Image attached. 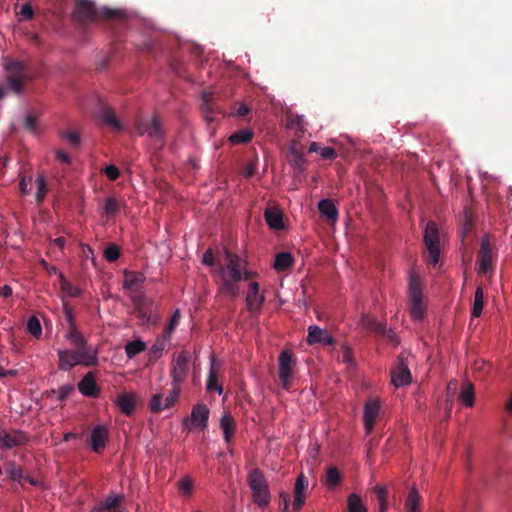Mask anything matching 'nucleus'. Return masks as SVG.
I'll return each mask as SVG.
<instances>
[{
  "mask_svg": "<svg viewBox=\"0 0 512 512\" xmlns=\"http://www.w3.org/2000/svg\"><path fill=\"white\" fill-rule=\"evenodd\" d=\"M209 409L203 403L196 404L191 411V424L200 429H205L208 424Z\"/></svg>",
  "mask_w": 512,
  "mask_h": 512,
  "instance_id": "obj_22",
  "label": "nucleus"
},
{
  "mask_svg": "<svg viewBox=\"0 0 512 512\" xmlns=\"http://www.w3.org/2000/svg\"><path fill=\"white\" fill-rule=\"evenodd\" d=\"M374 491L379 502V512H385L387 509V488L384 486H376Z\"/></svg>",
  "mask_w": 512,
  "mask_h": 512,
  "instance_id": "obj_49",
  "label": "nucleus"
},
{
  "mask_svg": "<svg viewBox=\"0 0 512 512\" xmlns=\"http://www.w3.org/2000/svg\"><path fill=\"white\" fill-rule=\"evenodd\" d=\"M146 344L142 340L130 341L125 345V352L129 359L134 358L139 353L145 351Z\"/></svg>",
  "mask_w": 512,
  "mask_h": 512,
  "instance_id": "obj_42",
  "label": "nucleus"
},
{
  "mask_svg": "<svg viewBox=\"0 0 512 512\" xmlns=\"http://www.w3.org/2000/svg\"><path fill=\"white\" fill-rule=\"evenodd\" d=\"M137 317L142 325L156 324L158 316L155 305L144 295L134 296L132 299Z\"/></svg>",
  "mask_w": 512,
  "mask_h": 512,
  "instance_id": "obj_6",
  "label": "nucleus"
},
{
  "mask_svg": "<svg viewBox=\"0 0 512 512\" xmlns=\"http://www.w3.org/2000/svg\"><path fill=\"white\" fill-rule=\"evenodd\" d=\"M137 131L140 135L147 134L150 138L161 142L165 136L164 129L157 115L153 116L151 122L146 120L139 121L137 124Z\"/></svg>",
  "mask_w": 512,
  "mask_h": 512,
  "instance_id": "obj_12",
  "label": "nucleus"
},
{
  "mask_svg": "<svg viewBox=\"0 0 512 512\" xmlns=\"http://www.w3.org/2000/svg\"><path fill=\"white\" fill-rule=\"evenodd\" d=\"M459 398L468 407H472L474 405V386L471 382L466 381L462 384Z\"/></svg>",
  "mask_w": 512,
  "mask_h": 512,
  "instance_id": "obj_36",
  "label": "nucleus"
},
{
  "mask_svg": "<svg viewBox=\"0 0 512 512\" xmlns=\"http://www.w3.org/2000/svg\"><path fill=\"white\" fill-rule=\"evenodd\" d=\"M123 495L110 494L101 500L92 510V512H112L121 506Z\"/></svg>",
  "mask_w": 512,
  "mask_h": 512,
  "instance_id": "obj_25",
  "label": "nucleus"
},
{
  "mask_svg": "<svg viewBox=\"0 0 512 512\" xmlns=\"http://www.w3.org/2000/svg\"><path fill=\"white\" fill-rule=\"evenodd\" d=\"M264 301V296L259 295V284L258 282H251L249 284V290L246 296L247 308L250 312L258 311Z\"/></svg>",
  "mask_w": 512,
  "mask_h": 512,
  "instance_id": "obj_24",
  "label": "nucleus"
},
{
  "mask_svg": "<svg viewBox=\"0 0 512 512\" xmlns=\"http://www.w3.org/2000/svg\"><path fill=\"white\" fill-rule=\"evenodd\" d=\"M104 173L108 177V179L112 181L116 180L120 175L119 169L114 165L107 166L104 169Z\"/></svg>",
  "mask_w": 512,
  "mask_h": 512,
  "instance_id": "obj_61",
  "label": "nucleus"
},
{
  "mask_svg": "<svg viewBox=\"0 0 512 512\" xmlns=\"http://www.w3.org/2000/svg\"><path fill=\"white\" fill-rule=\"evenodd\" d=\"M180 318H181V315H180V311L179 310H176L172 316H171V319H170V322L166 328V336L169 338L170 337V334L174 331V329L176 328V326L179 324V321H180Z\"/></svg>",
  "mask_w": 512,
  "mask_h": 512,
  "instance_id": "obj_57",
  "label": "nucleus"
},
{
  "mask_svg": "<svg viewBox=\"0 0 512 512\" xmlns=\"http://www.w3.org/2000/svg\"><path fill=\"white\" fill-rule=\"evenodd\" d=\"M348 512H367V508L359 495L352 493L347 500Z\"/></svg>",
  "mask_w": 512,
  "mask_h": 512,
  "instance_id": "obj_44",
  "label": "nucleus"
},
{
  "mask_svg": "<svg viewBox=\"0 0 512 512\" xmlns=\"http://www.w3.org/2000/svg\"><path fill=\"white\" fill-rule=\"evenodd\" d=\"M37 192L35 195L37 204L40 205L46 197L48 192L47 180L43 175H38L36 178Z\"/></svg>",
  "mask_w": 512,
  "mask_h": 512,
  "instance_id": "obj_45",
  "label": "nucleus"
},
{
  "mask_svg": "<svg viewBox=\"0 0 512 512\" xmlns=\"http://www.w3.org/2000/svg\"><path fill=\"white\" fill-rule=\"evenodd\" d=\"M5 76L27 83L32 79L26 65L18 60H8L4 63Z\"/></svg>",
  "mask_w": 512,
  "mask_h": 512,
  "instance_id": "obj_13",
  "label": "nucleus"
},
{
  "mask_svg": "<svg viewBox=\"0 0 512 512\" xmlns=\"http://www.w3.org/2000/svg\"><path fill=\"white\" fill-rule=\"evenodd\" d=\"M494 248L491 244L490 237L485 235L481 239L480 249L478 252L479 273L487 275L493 271Z\"/></svg>",
  "mask_w": 512,
  "mask_h": 512,
  "instance_id": "obj_7",
  "label": "nucleus"
},
{
  "mask_svg": "<svg viewBox=\"0 0 512 512\" xmlns=\"http://www.w3.org/2000/svg\"><path fill=\"white\" fill-rule=\"evenodd\" d=\"M190 354L188 351H181L172 362L171 379L172 384L180 385L185 381L189 371Z\"/></svg>",
  "mask_w": 512,
  "mask_h": 512,
  "instance_id": "obj_8",
  "label": "nucleus"
},
{
  "mask_svg": "<svg viewBox=\"0 0 512 512\" xmlns=\"http://www.w3.org/2000/svg\"><path fill=\"white\" fill-rule=\"evenodd\" d=\"M247 483L252 491L254 503L259 507L267 506L271 500V495L263 472L259 468L249 471Z\"/></svg>",
  "mask_w": 512,
  "mask_h": 512,
  "instance_id": "obj_3",
  "label": "nucleus"
},
{
  "mask_svg": "<svg viewBox=\"0 0 512 512\" xmlns=\"http://www.w3.org/2000/svg\"><path fill=\"white\" fill-rule=\"evenodd\" d=\"M290 154L291 157L289 161L292 167L294 168V170L298 171L299 173H302L306 167V160L304 158V155L301 152H299L294 145L290 147Z\"/></svg>",
  "mask_w": 512,
  "mask_h": 512,
  "instance_id": "obj_37",
  "label": "nucleus"
},
{
  "mask_svg": "<svg viewBox=\"0 0 512 512\" xmlns=\"http://www.w3.org/2000/svg\"><path fill=\"white\" fill-rule=\"evenodd\" d=\"M307 486H308V480L304 476V474L301 473L297 477L296 482H295V487H294V501L292 504V508L294 511H299L303 507V505L305 503L304 491L307 488Z\"/></svg>",
  "mask_w": 512,
  "mask_h": 512,
  "instance_id": "obj_21",
  "label": "nucleus"
},
{
  "mask_svg": "<svg viewBox=\"0 0 512 512\" xmlns=\"http://www.w3.org/2000/svg\"><path fill=\"white\" fill-rule=\"evenodd\" d=\"M341 476L338 469L334 466H330L326 472V483L329 486H336L340 483Z\"/></svg>",
  "mask_w": 512,
  "mask_h": 512,
  "instance_id": "obj_50",
  "label": "nucleus"
},
{
  "mask_svg": "<svg viewBox=\"0 0 512 512\" xmlns=\"http://www.w3.org/2000/svg\"><path fill=\"white\" fill-rule=\"evenodd\" d=\"M78 389L86 397L98 398L100 396V388L92 372H88L83 376L78 383Z\"/></svg>",
  "mask_w": 512,
  "mask_h": 512,
  "instance_id": "obj_18",
  "label": "nucleus"
},
{
  "mask_svg": "<svg viewBox=\"0 0 512 512\" xmlns=\"http://www.w3.org/2000/svg\"><path fill=\"white\" fill-rule=\"evenodd\" d=\"M490 369H491V364L482 359L475 360V362L473 364L474 372L478 373L479 375L487 374Z\"/></svg>",
  "mask_w": 512,
  "mask_h": 512,
  "instance_id": "obj_55",
  "label": "nucleus"
},
{
  "mask_svg": "<svg viewBox=\"0 0 512 512\" xmlns=\"http://www.w3.org/2000/svg\"><path fill=\"white\" fill-rule=\"evenodd\" d=\"M484 307V290L482 287H477L474 294V301L472 306V316L479 317Z\"/></svg>",
  "mask_w": 512,
  "mask_h": 512,
  "instance_id": "obj_40",
  "label": "nucleus"
},
{
  "mask_svg": "<svg viewBox=\"0 0 512 512\" xmlns=\"http://www.w3.org/2000/svg\"><path fill=\"white\" fill-rule=\"evenodd\" d=\"M294 263L293 256L288 252H280L275 256L273 268L277 272L285 271Z\"/></svg>",
  "mask_w": 512,
  "mask_h": 512,
  "instance_id": "obj_34",
  "label": "nucleus"
},
{
  "mask_svg": "<svg viewBox=\"0 0 512 512\" xmlns=\"http://www.w3.org/2000/svg\"><path fill=\"white\" fill-rule=\"evenodd\" d=\"M360 324L366 331L373 332L376 335H384L386 332V325L378 322L374 317L370 315H363L360 320Z\"/></svg>",
  "mask_w": 512,
  "mask_h": 512,
  "instance_id": "obj_30",
  "label": "nucleus"
},
{
  "mask_svg": "<svg viewBox=\"0 0 512 512\" xmlns=\"http://www.w3.org/2000/svg\"><path fill=\"white\" fill-rule=\"evenodd\" d=\"M411 382V373L408 365L405 363L404 355H399L397 358V365L392 371V383L396 387L407 385Z\"/></svg>",
  "mask_w": 512,
  "mask_h": 512,
  "instance_id": "obj_15",
  "label": "nucleus"
},
{
  "mask_svg": "<svg viewBox=\"0 0 512 512\" xmlns=\"http://www.w3.org/2000/svg\"><path fill=\"white\" fill-rule=\"evenodd\" d=\"M19 15L20 20H30L33 17V9L29 4L22 5Z\"/></svg>",
  "mask_w": 512,
  "mask_h": 512,
  "instance_id": "obj_63",
  "label": "nucleus"
},
{
  "mask_svg": "<svg viewBox=\"0 0 512 512\" xmlns=\"http://www.w3.org/2000/svg\"><path fill=\"white\" fill-rule=\"evenodd\" d=\"M279 363V378L282 384L283 389H290V380L294 373V364L295 360L293 359V354L284 350L280 353L278 358Z\"/></svg>",
  "mask_w": 512,
  "mask_h": 512,
  "instance_id": "obj_9",
  "label": "nucleus"
},
{
  "mask_svg": "<svg viewBox=\"0 0 512 512\" xmlns=\"http://www.w3.org/2000/svg\"><path fill=\"white\" fill-rule=\"evenodd\" d=\"M25 84L17 79L5 76L3 82L0 83V100L9 94H21L24 91Z\"/></svg>",
  "mask_w": 512,
  "mask_h": 512,
  "instance_id": "obj_23",
  "label": "nucleus"
},
{
  "mask_svg": "<svg viewBox=\"0 0 512 512\" xmlns=\"http://www.w3.org/2000/svg\"><path fill=\"white\" fill-rule=\"evenodd\" d=\"M253 138V132L250 129H241L229 136V142L234 145L247 144Z\"/></svg>",
  "mask_w": 512,
  "mask_h": 512,
  "instance_id": "obj_38",
  "label": "nucleus"
},
{
  "mask_svg": "<svg viewBox=\"0 0 512 512\" xmlns=\"http://www.w3.org/2000/svg\"><path fill=\"white\" fill-rule=\"evenodd\" d=\"M60 287L63 293L69 297H80L81 290L75 286H73L70 282H68L62 274H60Z\"/></svg>",
  "mask_w": 512,
  "mask_h": 512,
  "instance_id": "obj_46",
  "label": "nucleus"
},
{
  "mask_svg": "<svg viewBox=\"0 0 512 512\" xmlns=\"http://www.w3.org/2000/svg\"><path fill=\"white\" fill-rule=\"evenodd\" d=\"M285 127L289 130L295 129L300 137L305 132V122L303 116L287 111L285 113Z\"/></svg>",
  "mask_w": 512,
  "mask_h": 512,
  "instance_id": "obj_29",
  "label": "nucleus"
},
{
  "mask_svg": "<svg viewBox=\"0 0 512 512\" xmlns=\"http://www.w3.org/2000/svg\"><path fill=\"white\" fill-rule=\"evenodd\" d=\"M66 339L70 342V344L74 347V350L82 352H94L91 347L87 345L86 340L78 330L76 325H72L69 327L66 333Z\"/></svg>",
  "mask_w": 512,
  "mask_h": 512,
  "instance_id": "obj_20",
  "label": "nucleus"
},
{
  "mask_svg": "<svg viewBox=\"0 0 512 512\" xmlns=\"http://www.w3.org/2000/svg\"><path fill=\"white\" fill-rule=\"evenodd\" d=\"M226 259L227 264L219 267V274H222L227 269V275L232 276L234 280H247L251 277V273L248 271H245L243 274L241 273L243 260L238 255L227 252Z\"/></svg>",
  "mask_w": 512,
  "mask_h": 512,
  "instance_id": "obj_11",
  "label": "nucleus"
},
{
  "mask_svg": "<svg viewBox=\"0 0 512 512\" xmlns=\"http://www.w3.org/2000/svg\"><path fill=\"white\" fill-rule=\"evenodd\" d=\"M5 471L9 478L22 484L24 473L22 468L18 466L15 462H7L5 464Z\"/></svg>",
  "mask_w": 512,
  "mask_h": 512,
  "instance_id": "obj_43",
  "label": "nucleus"
},
{
  "mask_svg": "<svg viewBox=\"0 0 512 512\" xmlns=\"http://www.w3.org/2000/svg\"><path fill=\"white\" fill-rule=\"evenodd\" d=\"M108 432L105 426L97 425L91 431L88 443L95 453H101L106 446Z\"/></svg>",
  "mask_w": 512,
  "mask_h": 512,
  "instance_id": "obj_17",
  "label": "nucleus"
},
{
  "mask_svg": "<svg viewBox=\"0 0 512 512\" xmlns=\"http://www.w3.org/2000/svg\"><path fill=\"white\" fill-rule=\"evenodd\" d=\"M116 405L120 409V411L130 416L133 414L136 406V396L133 393H123L118 396L116 400Z\"/></svg>",
  "mask_w": 512,
  "mask_h": 512,
  "instance_id": "obj_27",
  "label": "nucleus"
},
{
  "mask_svg": "<svg viewBox=\"0 0 512 512\" xmlns=\"http://www.w3.org/2000/svg\"><path fill=\"white\" fill-rule=\"evenodd\" d=\"M180 392H181L180 385L172 384V389L170 391V394L164 399L166 409L175 405V403L177 402V400L179 398Z\"/></svg>",
  "mask_w": 512,
  "mask_h": 512,
  "instance_id": "obj_53",
  "label": "nucleus"
},
{
  "mask_svg": "<svg viewBox=\"0 0 512 512\" xmlns=\"http://www.w3.org/2000/svg\"><path fill=\"white\" fill-rule=\"evenodd\" d=\"M423 241L427 250L425 259L428 264L436 265L440 259V236L435 221H428L424 230Z\"/></svg>",
  "mask_w": 512,
  "mask_h": 512,
  "instance_id": "obj_5",
  "label": "nucleus"
},
{
  "mask_svg": "<svg viewBox=\"0 0 512 512\" xmlns=\"http://www.w3.org/2000/svg\"><path fill=\"white\" fill-rule=\"evenodd\" d=\"M75 388L73 384H65L59 387L58 389V399L63 401L68 398L72 392H74Z\"/></svg>",
  "mask_w": 512,
  "mask_h": 512,
  "instance_id": "obj_58",
  "label": "nucleus"
},
{
  "mask_svg": "<svg viewBox=\"0 0 512 512\" xmlns=\"http://www.w3.org/2000/svg\"><path fill=\"white\" fill-rule=\"evenodd\" d=\"M264 218L268 226L274 230L283 228V214L276 207H269L264 212Z\"/></svg>",
  "mask_w": 512,
  "mask_h": 512,
  "instance_id": "obj_28",
  "label": "nucleus"
},
{
  "mask_svg": "<svg viewBox=\"0 0 512 512\" xmlns=\"http://www.w3.org/2000/svg\"><path fill=\"white\" fill-rule=\"evenodd\" d=\"M408 299L411 317L416 321L422 320L425 314L423 287L420 276L415 272L409 274Z\"/></svg>",
  "mask_w": 512,
  "mask_h": 512,
  "instance_id": "obj_2",
  "label": "nucleus"
},
{
  "mask_svg": "<svg viewBox=\"0 0 512 512\" xmlns=\"http://www.w3.org/2000/svg\"><path fill=\"white\" fill-rule=\"evenodd\" d=\"M29 440V435L20 430L0 431V448L5 450L24 446Z\"/></svg>",
  "mask_w": 512,
  "mask_h": 512,
  "instance_id": "obj_10",
  "label": "nucleus"
},
{
  "mask_svg": "<svg viewBox=\"0 0 512 512\" xmlns=\"http://www.w3.org/2000/svg\"><path fill=\"white\" fill-rule=\"evenodd\" d=\"M421 496L415 487H412L407 495L405 507L409 512H417Z\"/></svg>",
  "mask_w": 512,
  "mask_h": 512,
  "instance_id": "obj_39",
  "label": "nucleus"
},
{
  "mask_svg": "<svg viewBox=\"0 0 512 512\" xmlns=\"http://www.w3.org/2000/svg\"><path fill=\"white\" fill-rule=\"evenodd\" d=\"M309 345L322 344L325 346H332L335 343V339L324 330L316 325L308 327V335L306 339Z\"/></svg>",
  "mask_w": 512,
  "mask_h": 512,
  "instance_id": "obj_16",
  "label": "nucleus"
},
{
  "mask_svg": "<svg viewBox=\"0 0 512 512\" xmlns=\"http://www.w3.org/2000/svg\"><path fill=\"white\" fill-rule=\"evenodd\" d=\"M222 282L221 292L227 293L231 295L232 297H236L240 293L239 286L237 285V282L239 280H234L232 276L227 275V269L223 271L222 274H219Z\"/></svg>",
  "mask_w": 512,
  "mask_h": 512,
  "instance_id": "obj_31",
  "label": "nucleus"
},
{
  "mask_svg": "<svg viewBox=\"0 0 512 512\" xmlns=\"http://www.w3.org/2000/svg\"><path fill=\"white\" fill-rule=\"evenodd\" d=\"M104 257L108 262H115L120 257V247L116 244H110L104 250Z\"/></svg>",
  "mask_w": 512,
  "mask_h": 512,
  "instance_id": "obj_54",
  "label": "nucleus"
},
{
  "mask_svg": "<svg viewBox=\"0 0 512 512\" xmlns=\"http://www.w3.org/2000/svg\"><path fill=\"white\" fill-rule=\"evenodd\" d=\"M320 155L323 159L333 160L336 158V150L332 147H324L320 149Z\"/></svg>",
  "mask_w": 512,
  "mask_h": 512,
  "instance_id": "obj_62",
  "label": "nucleus"
},
{
  "mask_svg": "<svg viewBox=\"0 0 512 512\" xmlns=\"http://www.w3.org/2000/svg\"><path fill=\"white\" fill-rule=\"evenodd\" d=\"M119 212V203L116 198L108 197L104 205V213L109 216H114Z\"/></svg>",
  "mask_w": 512,
  "mask_h": 512,
  "instance_id": "obj_52",
  "label": "nucleus"
},
{
  "mask_svg": "<svg viewBox=\"0 0 512 512\" xmlns=\"http://www.w3.org/2000/svg\"><path fill=\"white\" fill-rule=\"evenodd\" d=\"M62 137L74 147H77L80 144V137L75 131H66L63 133Z\"/></svg>",
  "mask_w": 512,
  "mask_h": 512,
  "instance_id": "obj_59",
  "label": "nucleus"
},
{
  "mask_svg": "<svg viewBox=\"0 0 512 512\" xmlns=\"http://www.w3.org/2000/svg\"><path fill=\"white\" fill-rule=\"evenodd\" d=\"M341 354H342V362L347 365H352L354 363L353 359V351L351 347L346 344L341 346Z\"/></svg>",
  "mask_w": 512,
  "mask_h": 512,
  "instance_id": "obj_56",
  "label": "nucleus"
},
{
  "mask_svg": "<svg viewBox=\"0 0 512 512\" xmlns=\"http://www.w3.org/2000/svg\"><path fill=\"white\" fill-rule=\"evenodd\" d=\"M320 214L328 221L335 222L338 218V209L330 199H323L318 203Z\"/></svg>",
  "mask_w": 512,
  "mask_h": 512,
  "instance_id": "obj_33",
  "label": "nucleus"
},
{
  "mask_svg": "<svg viewBox=\"0 0 512 512\" xmlns=\"http://www.w3.org/2000/svg\"><path fill=\"white\" fill-rule=\"evenodd\" d=\"M179 493L183 496L189 497L193 491V482L191 478L185 477L178 481Z\"/></svg>",
  "mask_w": 512,
  "mask_h": 512,
  "instance_id": "obj_51",
  "label": "nucleus"
},
{
  "mask_svg": "<svg viewBox=\"0 0 512 512\" xmlns=\"http://www.w3.org/2000/svg\"><path fill=\"white\" fill-rule=\"evenodd\" d=\"M27 331L36 338L42 335V327L36 316H31L27 321Z\"/></svg>",
  "mask_w": 512,
  "mask_h": 512,
  "instance_id": "obj_48",
  "label": "nucleus"
},
{
  "mask_svg": "<svg viewBox=\"0 0 512 512\" xmlns=\"http://www.w3.org/2000/svg\"><path fill=\"white\" fill-rule=\"evenodd\" d=\"M95 117L99 118L105 125L116 131L121 130V124L116 118L114 111L102 99L98 101Z\"/></svg>",
  "mask_w": 512,
  "mask_h": 512,
  "instance_id": "obj_14",
  "label": "nucleus"
},
{
  "mask_svg": "<svg viewBox=\"0 0 512 512\" xmlns=\"http://www.w3.org/2000/svg\"><path fill=\"white\" fill-rule=\"evenodd\" d=\"M74 17L77 21L87 24L100 19L123 22L125 13L119 9L108 7L97 8L92 0H75Z\"/></svg>",
  "mask_w": 512,
  "mask_h": 512,
  "instance_id": "obj_1",
  "label": "nucleus"
},
{
  "mask_svg": "<svg viewBox=\"0 0 512 512\" xmlns=\"http://www.w3.org/2000/svg\"><path fill=\"white\" fill-rule=\"evenodd\" d=\"M58 367L62 371H69L78 364L85 366H94L97 364L95 352L76 351V350H58Z\"/></svg>",
  "mask_w": 512,
  "mask_h": 512,
  "instance_id": "obj_4",
  "label": "nucleus"
},
{
  "mask_svg": "<svg viewBox=\"0 0 512 512\" xmlns=\"http://www.w3.org/2000/svg\"><path fill=\"white\" fill-rule=\"evenodd\" d=\"M165 349V344L163 342H156L152 347H151V354L154 358H158L161 356L162 352L164 351Z\"/></svg>",
  "mask_w": 512,
  "mask_h": 512,
  "instance_id": "obj_64",
  "label": "nucleus"
},
{
  "mask_svg": "<svg viewBox=\"0 0 512 512\" xmlns=\"http://www.w3.org/2000/svg\"><path fill=\"white\" fill-rule=\"evenodd\" d=\"M380 411V404L376 400H369L364 407V426L367 434H370L374 428L377 416Z\"/></svg>",
  "mask_w": 512,
  "mask_h": 512,
  "instance_id": "obj_19",
  "label": "nucleus"
},
{
  "mask_svg": "<svg viewBox=\"0 0 512 512\" xmlns=\"http://www.w3.org/2000/svg\"><path fill=\"white\" fill-rule=\"evenodd\" d=\"M36 125H37V117L32 115L31 113H29L25 117V122H24L25 128L30 132H34L36 130Z\"/></svg>",
  "mask_w": 512,
  "mask_h": 512,
  "instance_id": "obj_60",
  "label": "nucleus"
},
{
  "mask_svg": "<svg viewBox=\"0 0 512 512\" xmlns=\"http://www.w3.org/2000/svg\"><path fill=\"white\" fill-rule=\"evenodd\" d=\"M164 399L165 398H163V395L161 393L154 394L149 402V408H150L151 412L160 413L164 409H166Z\"/></svg>",
  "mask_w": 512,
  "mask_h": 512,
  "instance_id": "obj_47",
  "label": "nucleus"
},
{
  "mask_svg": "<svg viewBox=\"0 0 512 512\" xmlns=\"http://www.w3.org/2000/svg\"><path fill=\"white\" fill-rule=\"evenodd\" d=\"M145 281V276L141 272L136 271H125L124 272V282L123 287L132 292H136L139 290L141 285Z\"/></svg>",
  "mask_w": 512,
  "mask_h": 512,
  "instance_id": "obj_26",
  "label": "nucleus"
},
{
  "mask_svg": "<svg viewBox=\"0 0 512 512\" xmlns=\"http://www.w3.org/2000/svg\"><path fill=\"white\" fill-rule=\"evenodd\" d=\"M220 427L223 430L225 441L229 443L235 427L233 418L230 415H224L220 420Z\"/></svg>",
  "mask_w": 512,
  "mask_h": 512,
  "instance_id": "obj_41",
  "label": "nucleus"
},
{
  "mask_svg": "<svg viewBox=\"0 0 512 512\" xmlns=\"http://www.w3.org/2000/svg\"><path fill=\"white\" fill-rule=\"evenodd\" d=\"M202 98L203 103L201 106V112L204 120L210 125L216 120L214 114L218 111L214 107V104L211 102L209 95L203 94Z\"/></svg>",
  "mask_w": 512,
  "mask_h": 512,
  "instance_id": "obj_35",
  "label": "nucleus"
},
{
  "mask_svg": "<svg viewBox=\"0 0 512 512\" xmlns=\"http://www.w3.org/2000/svg\"><path fill=\"white\" fill-rule=\"evenodd\" d=\"M218 381H219L218 368H216V366H215V359L212 358V360H211V367H210V370H209V375H208V379H207V383H206L207 391L208 392L215 391L219 395H221L223 393V388L219 384Z\"/></svg>",
  "mask_w": 512,
  "mask_h": 512,
  "instance_id": "obj_32",
  "label": "nucleus"
}]
</instances>
